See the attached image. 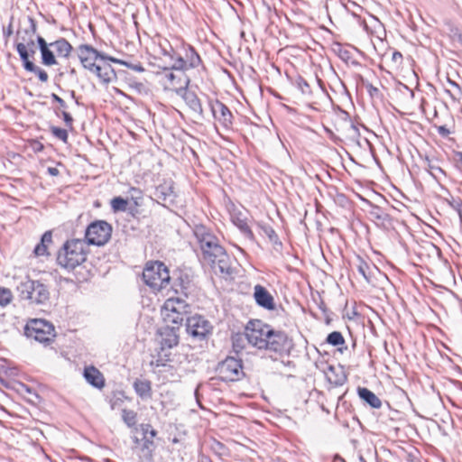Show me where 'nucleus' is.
Listing matches in <instances>:
<instances>
[{"mask_svg":"<svg viewBox=\"0 0 462 462\" xmlns=\"http://www.w3.org/2000/svg\"><path fill=\"white\" fill-rule=\"evenodd\" d=\"M245 338L253 346L276 353L285 351L290 345L284 332L275 331L261 320L248 322L245 327Z\"/></svg>","mask_w":462,"mask_h":462,"instance_id":"f257e3e1","label":"nucleus"},{"mask_svg":"<svg viewBox=\"0 0 462 462\" xmlns=\"http://www.w3.org/2000/svg\"><path fill=\"white\" fill-rule=\"evenodd\" d=\"M195 236L199 243L204 262L208 263L215 273L229 274L230 258L219 245L218 239L204 226H197Z\"/></svg>","mask_w":462,"mask_h":462,"instance_id":"f03ea898","label":"nucleus"},{"mask_svg":"<svg viewBox=\"0 0 462 462\" xmlns=\"http://www.w3.org/2000/svg\"><path fill=\"white\" fill-rule=\"evenodd\" d=\"M15 290L19 298L30 305H44L51 297L49 285L41 280H32L28 275L20 279Z\"/></svg>","mask_w":462,"mask_h":462,"instance_id":"7ed1b4c3","label":"nucleus"},{"mask_svg":"<svg viewBox=\"0 0 462 462\" xmlns=\"http://www.w3.org/2000/svg\"><path fill=\"white\" fill-rule=\"evenodd\" d=\"M86 259V243L80 239L67 241L57 256L58 263L65 269H74Z\"/></svg>","mask_w":462,"mask_h":462,"instance_id":"20e7f679","label":"nucleus"},{"mask_svg":"<svg viewBox=\"0 0 462 462\" xmlns=\"http://www.w3.org/2000/svg\"><path fill=\"white\" fill-rule=\"evenodd\" d=\"M143 279L149 287L160 291L169 284L171 277L169 270L163 263L153 262L146 263L143 272Z\"/></svg>","mask_w":462,"mask_h":462,"instance_id":"39448f33","label":"nucleus"},{"mask_svg":"<svg viewBox=\"0 0 462 462\" xmlns=\"http://www.w3.org/2000/svg\"><path fill=\"white\" fill-rule=\"evenodd\" d=\"M191 307L180 298L168 299L162 307V314L166 322L180 325L189 318Z\"/></svg>","mask_w":462,"mask_h":462,"instance_id":"423d86ee","label":"nucleus"},{"mask_svg":"<svg viewBox=\"0 0 462 462\" xmlns=\"http://www.w3.org/2000/svg\"><path fill=\"white\" fill-rule=\"evenodd\" d=\"M112 234V226L104 220H97L91 223L85 233L88 245H104L108 242Z\"/></svg>","mask_w":462,"mask_h":462,"instance_id":"0eeeda50","label":"nucleus"},{"mask_svg":"<svg viewBox=\"0 0 462 462\" xmlns=\"http://www.w3.org/2000/svg\"><path fill=\"white\" fill-rule=\"evenodd\" d=\"M25 333L40 343H48L55 336L52 324L43 319L32 320L26 325Z\"/></svg>","mask_w":462,"mask_h":462,"instance_id":"6e6552de","label":"nucleus"},{"mask_svg":"<svg viewBox=\"0 0 462 462\" xmlns=\"http://www.w3.org/2000/svg\"><path fill=\"white\" fill-rule=\"evenodd\" d=\"M78 56L82 66L89 71L94 70L98 63L109 60L110 56L99 52L97 50L88 44L79 45Z\"/></svg>","mask_w":462,"mask_h":462,"instance_id":"1a4fd4ad","label":"nucleus"},{"mask_svg":"<svg viewBox=\"0 0 462 462\" xmlns=\"http://www.w3.org/2000/svg\"><path fill=\"white\" fill-rule=\"evenodd\" d=\"M218 376L226 382H235L244 376L242 361L235 357H226L217 366Z\"/></svg>","mask_w":462,"mask_h":462,"instance_id":"9d476101","label":"nucleus"},{"mask_svg":"<svg viewBox=\"0 0 462 462\" xmlns=\"http://www.w3.org/2000/svg\"><path fill=\"white\" fill-rule=\"evenodd\" d=\"M36 24L31 20V26L17 32L16 51L22 60L30 59L28 47H33L35 44Z\"/></svg>","mask_w":462,"mask_h":462,"instance_id":"9b49d317","label":"nucleus"},{"mask_svg":"<svg viewBox=\"0 0 462 462\" xmlns=\"http://www.w3.org/2000/svg\"><path fill=\"white\" fill-rule=\"evenodd\" d=\"M187 332L193 337L203 339L210 332L212 327L210 323L200 315H194L187 318Z\"/></svg>","mask_w":462,"mask_h":462,"instance_id":"f8f14e48","label":"nucleus"},{"mask_svg":"<svg viewBox=\"0 0 462 462\" xmlns=\"http://www.w3.org/2000/svg\"><path fill=\"white\" fill-rule=\"evenodd\" d=\"M209 106L215 120L224 130L228 131L233 124V116L228 107L218 100L210 101Z\"/></svg>","mask_w":462,"mask_h":462,"instance_id":"ddd939ff","label":"nucleus"},{"mask_svg":"<svg viewBox=\"0 0 462 462\" xmlns=\"http://www.w3.org/2000/svg\"><path fill=\"white\" fill-rule=\"evenodd\" d=\"M166 80L165 88L181 93L189 84V79L183 71H171L166 69L164 73Z\"/></svg>","mask_w":462,"mask_h":462,"instance_id":"4468645a","label":"nucleus"},{"mask_svg":"<svg viewBox=\"0 0 462 462\" xmlns=\"http://www.w3.org/2000/svg\"><path fill=\"white\" fill-rule=\"evenodd\" d=\"M133 439L134 443L133 449L138 455L141 462L151 461L152 452L155 448L153 440L150 439L148 436H145V439H142L134 437Z\"/></svg>","mask_w":462,"mask_h":462,"instance_id":"2eb2a0df","label":"nucleus"},{"mask_svg":"<svg viewBox=\"0 0 462 462\" xmlns=\"http://www.w3.org/2000/svg\"><path fill=\"white\" fill-rule=\"evenodd\" d=\"M254 290V298L260 307L268 310H275L274 299L263 286L257 284Z\"/></svg>","mask_w":462,"mask_h":462,"instance_id":"dca6fc26","label":"nucleus"},{"mask_svg":"<svg viewBox=\"0 0 462 462\" xmlns=\"http://www.w3.org/2000/svg\"><path fill=\"white\" fill-rule=\"evenodd\" d=\"M108 60L98 63L97 68L91 72L95 73L99 80L104 84H108L116 79V74L113 67L107 62Z\"/></svg>","mask_w":462,"mask_h":462,"instance_id":"f3484780","label":"nucleus"},{"mask_svg":"<svg viewBox=\"0 0 462 462\" xmlns=\"http://www.w3.org/2000/svg\"><path fill=\"white\" fill-rule=\"evenodd\" d=\"M178 94L182 97L187 106L198 118H203V109L200 100L194 92L184 89L181 93Z\"/></svg>","mask_w":462,"mask_h":462,"instance_id":"a211bd4d","label":"nucleus"},{"mask_svg":"<svg viewBox=\"0 0 462 462\" xmlns=\"http://www.w3.org/2000/svg\"><path fill=\"white\" fill-rule=\"evenodd\" d=\"M37 42L42 53V62L45 66H52L57 64L54 52L50 50V43H48L42 36L37 37Z\"/></svg>","mask_w":462,"mask_h":462,"instance_id":"6ab92c4d","label":"nucleus"},{"mask_svg":"<svg viewBox=\"0 0 462 462\" xmlns=\"http://www.w3.org/2000/svg\"><path fill=\"white\" fill-rule=\"evenodd\" d=\"M231 220L235 226H236L240 231L245 235L247 237H253V232L251 231L246 217L241 211H234L231 213Z\"/></svg>","mask_w":462,"mask_h":462,"instance_id":"aec40b11","label":"nucleus"},{"mask_svg":"<svg viewBox=\"0 0 462 462\" xmlns=\"http://www.w3.org/2000/svg\"><path fill=\"white\" fill-rule=\"evenodd\" d=\"M84 377L87 382L97 388L104 386V377L102 374L94 366L85 368Z\"/></svg>","mask_w":462,"mask_h":462,"instance_id":"412c9836","label":"nucleus"},{"mask_svg":"<svg viewBox=\"0 0 462 462\" xmlns=\"http://www.w3.org/2000/svg\"><path fill=\"white\" fill-rule=\"evenodd\" d=\"M358 395L359 397L368 403L372 408L379 409L382 406L381 400L369 389L367 388H358Z\"/></svg>","mask_w":462,"mask_h":462,"instance_id":"4be33fe9","label":"nucleus"},{"mask_svg":"<svg viewBox=\"0 0 462 462\" xmlns=\"http://www.w3.org/2000/svg\"><path fill=\"white\" fill-rule=\"evenodd\" d=\"M50 45L60 57H69L72 51V46L64 38H60L53 42H51Z\"/></svg>","mask_w":462,"mask_h":462,"instance_id":"5701e85b","label":"nucleus"},{"mask_svg":"<svg viewBox=\"0 0 462 462\" xmlns=\"http://www.w3.org/2000/svg\"><path fill=\"white\" fill-rule=\"evenodd\" d=\"M52 242V235L51 231H46L41 239V243L34 248V254L36 256H43L48 254V246Z\"/></svg>","mask_w":462,"mask_h":462,"instance_id":"b1692460","label":"nucleus"},{"mask_svg":"<svg viewBox=\"0 0 462 462\" xmlns=\"http://www.w3.org/2000/svg\"><path fill=\"white\" fill-rule=\"evenodd\" d=\"M22 61L23 64V68L27 71L35 73L42 82L48 81L49 76H48L47 72L45 70H43L42 69H41L40 67L34 65V63L30 59H26Z\"/></svg>","mask_w":462,"mask_h":462,"instance_id":"393cba45","label":"nucleus"},{"mask_svg":"<svg viewBox=\"0 0 462 462\" xmlns=\"http://www.w3.org/2000/svg\"><path fill=\"white\" fill-rule=\"evenodd\" d=\"M134 388L136 393L143 399L151 397V383L147 380H136L134 383Z\"/></svg>","mask_w":462,"mask_h":462,"instance_id":"a878e982","label":"nucleus"},{"mask_svg":"<svg viewBox=\"0 0 462 462\" xmlns=\"http://www.w3.org/2000/svg\"><path fill=\"white\" fill-rule=\"evenodd\" d=\"M155 196L162 201H171L174 198L172 187L167 184L158 186L155 190Z\"/></svg>","mask_w":462,"mask_h":462,"instance_id":"bb28decb","label":"nucleus"},{"mask_svg":"<svg viewBox=\"0 0 462 462\" xmlns=\"http://www.w3.org/2000/svg\"><path fill=\"white\" fill-rule=\"evenodd\" d=\"M178 343H179L178 336L174 332L170 331L162 339V343H161L162 349L163 350L164 348H171V347L177 346Z\"/></svg>","mask_w":462,"mask_h":462,"instance_id":"cd10ccee","label":"nucleus"},{"mask_svg":"<svg viewBox=\"0 0 462 462\" xmlns=\"http://www.w3.org/2000/svg\"><path fill=\"white\" fill-rule=\"evenodd\" d=\"M109 60L114 62V63H117V64H120V65H123L134 71H136V72H143L144 71V68L143 67V65L138 62V63H132V62H129V61H126V60H120V59H116V58H109Z\"/></svg>","mask_w":462,"mask_h":462,"instance_id":"c85d7f7f","label":"nucleus"},{"mask_svg":"<svg viewBox=\"0 0 462 462\" xmlns=\"http://www.w3.org/2000/svg\"><path fill=\"white\" fill-rule=\"evenodd\" d=\"M122 418L124 422L130 428L136 424V412L134 411L126 409L123 410Z\"/></svg>","mask_w":462,"mask_h":462,"instance_id":"c756f323","label":"nucleus"},{"mask_svg":"<svg viewBox=\"0 0 462 462\" xmlns=\"http://www.w3.org/2000/svg\"><path fill=\"white\" fill-rule=\"evenodd\" d=\"M172 60V63L171 65V69L175 71H185L189 69L188 68V62L182 58V57H177L173 59H171Z\"/></svg>","mask_w":462,"mask_h":462,"instance_id":"7c9ffc66","label":"nucleus"},{"mask_svg":"<svg viewBox=\"0 0 462 462\" xmlns=\"http://www.w3.org/2000/svg\"><path fill=\"white\" fill-rule=\"evenodd\" d=\"M128 202L121 197H116L111 200V207L114 211H125Z\"/></svg>","mask_w":462,"mask_h":462,"instance_id":"2f4dec72","label":"nucleus"},{"mask_svg":"<svg viewBox=\"0 0 462 462\" xmlns=\"http://www.w3.org/2000/svg\"><path fill=\"white\" fill-rule=\"evenodd\" d=\"M186 61L188 62V68L189 69L196 68L200 63V58L198 55V53L195 52V51L193 49H190L187 52V60Z\"/></svg>","mask_w":462,"mask_h":462,"instance_id":"473e14b6","label":"nucleus"},{"mask_svg":"<svg viewBox=\"0 0 462 462\" xmlns=\"http://www.w3.org/2000/svg\"><path fill=\"white\" fill-rule=\"evenodd\" d=\"M327 342L332 346H340L345 343V339L340 332L334 331L328 334Z\"/></svg>","mask_w":462,"mask_h":462,"instance_id":"72a5a7b5","label":"nucleus"},{"mask_svg":"<svg viewBox=\"0 0 462 462\" xmlns=\"http://www.w3.org/2000/svg\"><path fill=\"white\" fill-rule=\"evenodd\" d=\"M13 299L12 291L6 288L0 287V306L8 305Z\"/></svg>","mask_w":462,"mask_h":462,"instance_id":"f704fd0d","label":"nucleus"},{"mask_svg":"<svg viewBox=\"0 0 462 462\" xmlns=\"http://www.w3.org/2000/svg\"><path fill=\"white\" fill-rule=\"evenodd\" d=\"M448 83L454 89H448L447 92L453 98L460 99L462 97V88L454 81L448 80Z\"/></svg>","mask_w":462,"mask_h":462,"instance_id":"c9c22d12","label":"nucleus"},{"mask_svg":"<svg viewBox=\"0 0 462 462\" xmlns=\"http://www.w3.org/2000/svg\"><path fill=\"white\" fill-rule=\"evenodd\" d=\"M245 338V334H236L233 337V346L236 352L240 351L244 348V341Z\"/></svg>","mask_w":462,"mask_h":462,"instance_id":"e433bc0d","label":"nucleus"},{"mask_svg":"<svg viewBox=\"0 0 462 462\" xmlns=\"http://www.w3.org/2000/svg\"><path fill=\"white\" fill-rule=\"evenodd\" d=\"M51 133L52 134L59 138L60 140L63 141L64 143H67L68 141V132L65 129L53 126L51 127Z\"/></svg>","mask_w":462,"mask_h":462,"instance_id":"4c0bfd02","label":"nucleus"},{"mask_svg":"<svg viewBox=\"0 0 462 462\" xmlns=\"http://www.w3.org/2000/svg\"><path fill=\"white\" fill-rule=\"evenodd\" d=\"M296 82L298 88L303 95H310L311 93L310 85L304 79L299 78Z\"/></svg>","mask_w":462,"mask_h":462,"instance_id":"58836bf2","label":"nucleus"},{"mask_svg":"<svg viewBox=\"0 0 462 462\" xmlns=\"http://www.w3.org/2000/svg\"><path fill=\"white\" fill-rule=\"evenodd\" d=\"M357 262L358 272L365 277V280H368V276L366 274V271L369 269L368 264L361 258H358Z\"/></svg>","mask_w":462,"mask_h":462,"instance_id":"ea45409f","label":"nucleus"},{"mask_svg":"<svg viewBox=\"0 0 462 462\" xmlns=\"http://www.w3.org/2000/svg\"><path fill=\"white\" fill-rule=\"evenodd\" d=\"M263 233L269 237L271 241H274L277 238L275 231L269 226H261Z\"/></svg>","mask_w":462,"mask_h":462,"instance_id":"a19ab883","label":"nucleus"},{"mask_svg":"<svg viewBox=\"0 0 462 462\" xmlns=\"http://www.w3.org/2000/svg\"><path fill=\"white\" fill-rule=\"evenodd\" d=\"M450 205L461 216V214H462V201H461V199H453L452 201H450Z\"/></svg>","mask_w":462,"mask_h":462,"instance_id":"79ce46f5","label":"nucleus"},{"mask_svg":"<svg viewBox=\"0 0 462 462\" xmlns=\"http://www.w3.org/2000/svg\"><path fill=\"white\" fill-rule=\"evenodd\" d=\"M62 116L66 125L71 126L73 122L72 116L66 111H62Z\"/></svg>","mask_w":462,"mask_h":462,"instance_id":"37998d69","label":"nucleus"},{"mask_svg":"<svg viewBox=\"0 0 462 462\" xmlns=\"http://www.w3.org/2000/svg\"><path fill=\"white\" fill-rule=\"evenodd\" d=\"M51 98L55 102H57L60 105V107H62V108H66L67 107L65 101L61 97H60L58 95H56L54 93L51 94Z\"/></svg>","mask_w":462,"mask_h":462,"instance_id":"c03bdc74","label":"nucleus"},{"mask_svg":"<svg viewBox=\"0 0 462 462\" xmlns=\"http://www.w3.org/2000/svg\"><path fill=\"white\" fill-rule=\"evenodd\" d=\"M141 430L143 432V439H145V436H148L149 431L152 429L150 424H142Z\"/></svg>","mask_w":462,"mask_h":462,"instance_id":"a18cd8bd","label":"nucleus"},{"mask_svg":"<svg viewBox=\"0 0 462 462\" xmlns=\"http://www.w3.org/2000/svg\"><path fill=\"white\" fill-rule=\"evenodd\" d=\"M162 51L164 56H168L171 59H173V56L175 54V51H173V49L171 46H169V49L162 48Z\"/></svg>","mask_w":462,"mask_h":462,"instance_id":"49530a36","label":"nucleus"},{"mask_svg":"<svg viewBox=\"0 0 462 462\" xmlns=\"http://www.w3.org/2000/svg\"><path fill=\"white\" fill-rule=\"evenodd\" d=\"M48 172L51 176H57L59 174V170L57 168L50 167L48 168Z\"/></svg>","mask_w":462,"mask_h":462,"instance_id":"de8ad7c7","label":"nucleus"},{"mask_svg":"<svg viewBox=\"0 0 462 462\" xmlns=\"http://www.w3.org/2000/svg\"><path fill=\"white\" fill-rule=\"evenodd\" d=\"M156 435H157V431H156L155 430H153V429H152V430L149 431V433H148V437H149V439H152V440H153V439L156 437Z\"/></svg>","mask_w":462,"mask_h":462,"instance_id":"09e8293b","label":"nucleus"},{"mask_svg":"<svg viewBox=\"0 0 462 462\" xmlns=\"http://www.w3.org/2000/svg\"><path fill=\"white\" fill-rule=\"evenodd\" d=\"M28 51H29V54H30V59L32 58L36 52L35 51V45L33 47H28Z\"/></svg>","mask_w":462,"mask_h":462,"instance_id":"8fccbe9b","label":"nucleus"},{"mask_svg":"<svg viewBox=\"0 0 462 462\" xmlns=\"http://www.w3.org/2000/svg\"><path fill=\"white\" fill-rule=\"evenodd\" d=\"M402 54H401L400 52H398V51H396V52H394V53L393 54V60H395V61H396L398 59H402Z\"/></svg>","mask_w":462,"mask_h":462,"instance_id":"3c124183","label":"nucleus"},{"mask_svg":"<svg viewBox=\"0 0 462 462\" xmlns=\"http://www.w3.org/2000/svg\"><path fill=\"white\" fill-rule=\"evenodd\" d=\"M350 129H351V131H353L355 134H357V131H358V130H357V128H356V126L351 125Z\"/></svg>","mask_w":462,"mask_h":462,"instance_id":"603ef678","label":"nucleus"},{"mask_svg":"<svg viewBox=\"0 0 462 462\" xmlns=\"http://www.w3.org/2000/svg\"><path fill=\"white\" fill-rule=\"evenodd\" d=\"M160 365H163V364L162 363H159V361H157L156 366H160Z\"/></svg>","mask_w":462,"mask_h":462,"instance_id":"864d4df0","label":"nucleus"}]
</instances>
